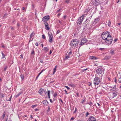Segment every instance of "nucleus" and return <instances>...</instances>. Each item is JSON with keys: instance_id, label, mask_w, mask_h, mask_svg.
<instances>
[{"instance_id": "nucleus-1", "label": "nucleus", "mask_w": 121, "mask_h": 121, "mask_svg": "<svg viewBox=\"0 0 121 121\" xmlns=\"http://www.w3.org/2000/svg\"><path fill=\"white\" fill-rule=\"evenodd\" d=\"M104 72V71L103 69L101 67L97 69L96 71L97 76H98V75H99V78H102Z\"/></svg>"}, {"instance_id": "nucleus-2", "label": "nucleus", "mask_w": 121, "mask_h": 121, "mask_svg": "<svg viewBox=\"0 0 121 121\" xmlns=\"http://www.w3.org/2000/svg\"><path fill=\"white\" fill-rule=\"evenodd\" d=\"M78 40L77 39H73L70 42V45L72 47H75L76 45H78Z\"/></svg>"}, {"instance_id": "nucleus-3", "label": "nucleus", "mask_w": 121, "mask_h": 121, "mask_svg": "<svg viewBox=\"0 0 121 121\" xmlns=\"http://www.w3.org/2000/svg\"><path fill=\"white\" fill-rule=\"evenodd\" d=\"M113 40L112 37L110 35L105 40L106 43L108 45H109L112 43Z\"/></svg>"}, {"instance_id": "nucleus-4", "label": "nucleus", "mask_w": 121, "mask_h": 121, "mask_svg": "<svg viewBox=\"0 0 121 121\" xmlns=\"http://www.w3.org/2000/svg\"><path fill=\"white\" fill-rule=\"evenodd\" d=\"M110 35L108 31L104 32L102 33L101 36L103 40H105Z\"/></svg>"}, {"instance_id": "nucleus-5", "label": "nucleus", "mask_w": 121, "mask_h": 121, "mask_svg": "<svg viewBox=\"0 0 121 121\" xmlns=\"http://www.w3.org/2000/svg\"><path fill=\"white\" fill-rule=\"evenodd\" d=\"M100 82L99 78L98 77H96L94 78V84L95 85H98L99 84Z\"/></svg>"}, {"instance_id": "nucleus-6", "label": "nucleus", "mask_w": 121, "mask_h": 121, "mask_svg": "<svg viewBox=\"0 0 121 121\" xmlns=\"http://www.w3.org/2000/svg\"><path fill=\"white\" fill-rule=\"evenodd\" d=\"M84 17V15H82L78 18L77 22V23L78 24H80L82 23V22L83 20Z\"/></svg>"}, {"instance_id": "nucleus-7", "label": "nucleus", "mask_w": 121, "mask_h": 121, "mask_svg": "<svg viewBox=\"0 0 121 121\" xmlns=\"http://www.w3.org/2000/svg\"><path fill=\"white\" fill-rule=\"evenodd\" d=\"M87 41V40L86 38H82L81 40V42L80 45L82 46V45L84 44V43H86Z\"/></svg>"}, {"instance_id": "nucleus-8", "label": "nucleus", "mask_w": 121, "mask_h": 121, "mask_svg": "<svg viewBox=\"0 0 121 121\" xmlns=\"http://www.w3.org/2000/svg\"><path fill=\"white\" fill-rule=\"evenodd\" d=\"M48 35L49 37V41L50 43H52V38H53L52 34H50L49 33H48Z\"/></svg>"}, {"instance_id": "nucleus-9", "label": "nucleus", "mask_w": 121, "mask_h": 121, "mask_svg": "<svg viewBox=\"0 0 121 121\" xmlns=\"http://www.w3.org/2000/svg\"><path fill=\"white\" fill-rule=\"evenodd\" d=\"M49 18V16H45L42 18V21L45 22L46 21L48 20Z\"/></svg>"}, {"instance_id": "nucleus-10", "label": "nucleus", "mask_w": 121, "mask_h": 121, "mask_svg": "<svg viewBox=\"0 0 121 121\" xmlns=\"http://www.w3.org/2000/svg\"><path fill=\"white\" fill-rule=\"evenodd\" d=\"M88 121H96V119L94 117H90L88 120Z\"/></svg>"}, {"instance_id": "nucleus-11", "label": "nucleus", "mask_w": 121, "mask_h": 121, "mask_svg": "<svg viewBox=\"0 0 121 121\" xmlns=\"http://www.w3.org/2000/svg\"><path fill=\"white\" fill-rule=\"evenodd\" d=\"M94 3L96 6H97L99 4V1L98 0H94Z\"/></svg>"}, {"instance_id": "nucleus-12", "label": "nucleus", "mask_w": 121, "mask_h": 121, "mask_svg": "<svg viewBox=\"0 0 121 121\" xmlns=\"http://www.w3.org/2000/svg\"><path fill=\"white\" fill-rule=\"evenodd\" d=\"M44 89L42 88L40 89L39 91L38 92L40 95H42L43 93Z\"/></svg>"}, {"instance_id": "nucleus-13", "label": "nucleus", "mask_w": 121, "mask_h": 121, "mask_svg": "<svg viewBox=\"0 0 121 121\" xmlns=\"http://www.w3.org/2000/svg\"><path fill=\"white\" fill-rule=\"evenodd\" d=\"M6 113V111H4L3 114L1 118L3 120L4 119Z\"/></svg>"}, {"instance_id": "nucleus-14", "label": "nucleus", "mask_w": 121, "mask_h": 121, "mask_svg": "<svg viewBox=\"0 0 121 121\" xmlns=\"http://www.w3.org/2000/svg\"><path fill=\"white\" fill-rule=\"evenodd\" d=\"M43 104L46 105H47L48 104V103L46 100H44L43 101Z\"/></svg>"}, {"instance_id": "nucleus-15", "label": "nucleus", "mask_w": 121, "mask_h": 121, "mask_svg": "<svg viewBox=\"0 0 121 121\" xmlns=\"http://www.w3.org/2000/svg\"><path fill=\"white\" fill-rule=\"evenodd\" d=\"M99 19V18L98 17L97 18L95 19L94 22V23H97L98 22Z\"/></svg>"}, {"instance_id": "nucleus-16", "label": "nucleus", "mask_w": 121, "mask_h": 121, "mask_svg": "<svg viewBox=\"0 0 121 121\" xmlns=\"http://www.w3.org/2000/svg\"><path fill=\"white\" fill-rule=\"evenodd\" d=\"M117 92H115L113 93L112 97L113 98L115 97H116L117 95Z\"/></svg>"}, {"instance_id": "nucleus-17", "label": "nucleus", "mask_w": 121, "mask_h": 121, "mask_svg": "<svg viewBox=\"0 0 121 121\" xmlns=\"http://www.w3.org/2000/svg\"><path fill=\"white\" fill-rule=\"evenodd\" d=\"M111 87L112 89H111V90H112V91H114L116 89V85H114L113 86Z\"/></svg>"}, {"instance_id": "nucleus-18", "label": "nucleus", "mask_w": 121, "mask_h": 121, "mask_svg": "<svg viewBox=\"0 0 121 121\" xmlns=\"http://www.w3.org/2000/svg\"><path fill=\"white\" fill-rule=\"evenodd\" d=\"M97 58H96L94 56H90V59H91L96 60Z\"/></svg>"}, {"instance_id": "nucleus-19", "label": "nucleus", "mask_w": 121, "mask_h": 121, "mask_svg": "<svg viewBox=\"0 0 121 121\" xmlns=\"http://www.w3.org/2000/svg\"><path fill=\"white\" fill-rule=\"evenodd\" d=\"M10 97V98L9 99H8L7 98L6 99V100L7 101H10L11 100V99L12 98V96L11 95L10 96V95H9L7 96V97L9 98Z\"/></svg>"}, {"instance_id": "nucleus-20", "label": "nucleus", "mask_w": 121, "mask_h": 121, "mask_svg": "<svg viewBox=\"0 0 121 121\" xmlns=\"http://www.w3.org/2000/svg\"><path fill=\"white\" fill-rule=\"evenodd\" d=\"M43 50L45 51L46 52H47L48 51L49 49L47 48L44 47V48Z\"/></svg>"}, {"instance_id": "nucleus-21", "label": "nucleus", "mask_w": 121, "mask_h": 121, "mask_svg": "<svg viewBox=\"0 0 121 121\" xmlns=\"http://www.w3.org/2000/svg\"><path fill=\"white\" fill-rule=\"evenodd\" d=\"M89 10L88 9H87L85 10L84 11V13H85L84 14H86L89 12Z\"/></svg>"}, {"instance_id": "nucleus-22", "label": "nucleus", "mask_w": 121, "mask_h": 121, "mask_svg": "<svg viewBox=\"0 0 121 121\" xmlns=\"http://www.w3.org/2000/svg\"><path fill=\"white\" fill-rule=\"evenodd\" d=\"M45 28L47 30H49L50 29V28L49 27L48 25H45Z\"/></svg>"}, {"instance_id": "nucleus-23", "label": "nucleus", "mask_w": 121, "mask_h": 121, "mask_svg": "<svg viewBox=\"0 0 121 121\" xmlns=\"http://www.w3.org/2000/svg\"><path fill=\"white\" fill-rule=\"evenodd\" d=\"M48 98L50 99V91H48Z\"/></svg>"}, {"instance_id": "nucleus-24", "label": "nucleus", "mask_w": 121, "mask_h": 121, "mask_svg": "<svg viewBox=\"0 0 121 121\" xmlns=\"http://www.w3.org/2000/svg\"><path fill=\"white\" fill-rule=\"evenodd\" d=\"M57 68L56 66L53 69V74H54L56 72V69Z\"/></svg>"}, {"instance_id": "nucleus-25", "label": "nucleus", "mask_w": 121, "mask_h": 121, "mask_svg": "<svg viewBox=\"0 0 121 121\" xmlns=\"http://www.w3.org/2000/svg\"><path fill=\"white\" fill-rule=\"evenodd\" d=\"M21 77L22 80H23L24 79V75L23 74H21L20 75Z\"/></svg>"}, {"instance_id": "nucleus-26", "label": "nucleus", "mask_w": 121, "mask_h": 121, "mask_svg": "<svg viewBox=\"0 0 121 121\" xmlns=\"http://www.w3.org/2000/svg\"><path fill=\"white\" fill-rule=\"evenodd\" d=\"M70 58L69 56V55H66V56L65 57V60H67L68 59Z\"/></svg>"}, {"instance_id": "nucleus-27", "label": "nucleus", "mask_w": 121, "mask_h": 121, "mask_svg": "<svg viewBox=\"0 0 121 121\" xmlns=\"http://www.w3.org/2000/svg\"><path fill=\"white\" fill-rule=\"evenodd\" d=\"M31 54L32 55H35V52H34V49H33L32 50V51L31 52Z\"/></svg>"}, {"instance_id": "nucleus-28", "label": "nucleus", "mask_w": 121, "mask_h": 121, "mask_svg": "<svg viewBox=\"0 0 121 121\" xmlns=\"http://www.w3.org/2000/svg\"><path fill=\"white\" fill-rule=\"evenodd\" d=\"M2 58H4L5 57V55L3 52H2Z\"/></svg>"}, {"instance_id": "nucleus-29", "label": "nucleus", "mask_w": 121, "mask_h": 121, "mask_svg": "<svg viewBox=\"0 0 121 121\" xmlns=\"http://www.w3.org/2000/svg\"><path fill=\"white\" fill-rule=\"evenodd\" d=\"M111 24V22L109 20L108 21V26H110Z\"/></svg>"}, {"instance_id": "nucleus-30", "label": "nucleus", "mask_w": 121, "mask_h": 121, "mask_svg": "<svg viewBox=\"0 0 121 121\" xmlns=\"http://www.w3.org/2000/svg\"><path fill=\"white\" fill-rule=\"evenodd\" d=\"M110 58V56H106L105 57L106 59H109Z\"/></svg>"}, {"instance_id": "nucleus-31", "label": "nucleus", "mask_w": 121, "mask_h": 121, "mask_svg": "<svg viewBox=\"0 0 121 121\" xmlns=\"http://www.w3.org/2000/svg\"><path fill=\"white\" fill-rule=\"evenodd\" d=\"M34 35V34L33 32H32L30 36V39L33 37V36Z\"/></svg>"}, {"instance_id": "nucleus-32", "label": "nucleus", "mask_w": 121, "mask_h": 121, "mask_svg": "<svg viewBox=\"0 0 121 121\" xmlns=\"http://www.w3.org/2000/svg\"><path fill=\"white\" fill-rule=\"evenodd\" d=\"M88 104L90 105L91 106H92V104H93L92 103V102H89Z\"/></svg>"}, {"instance_id": "nucleus-33", "label": "nucleus", "mask_w": 121, "mask_h": 121, "mask_svg": "<svg viewBox=\"0 0 121 121\" xmlns=\"http://www.w3.org/2000/svg\"><path fill=\"white\" fill-rule=\"evenodd\" d=\"M48 109L47 110V111L48 112L50 111V108L49 107H48Z\"/></svg>"}, {"instance_id": "nucleus-34", "label": "nucleus", "mask_w": 121, "mask_h": 121, "mask_svg": "<svg viewBox=\"0 0 121 121\" xmlns=\"http://www.w3.org/2000/svg\"><path fill=\"white\" fill-rule=\"evenodd\" d=\"M89 114H90L88 112H87L86 113V117H87V116Z\"/></svg>"}, {"instance_id": "nucleus-35", "label": "nucleus", "mask_w": 121, "mask_h": 121, "mask_svg": "<svg viewBox=\"0 0 121 121\" xmlns=\"http://www.w3.org/2000/svg\"><path fill=\"white\" fill-rule=\"evenodd\" d=\"M119 83H121V77H120L119 79Z\"/></svg>"}, {"instance_id": "nucleus-36", "label": "nucleus", "mask_w": 121, "mask_h": 121, "mask_svg": "<svg viewBox=\"0 0 121 121\" xmlns=\"http://www.w3.org/2000/svg\"><path fill=\"white\" fill-rule=\"evenodd\" d=\"M42 38L43 39H45V35H44L43 34L42 35Z\"/></svg>"}, {"instance_id": "nucleus-37", "label": "nucleus", "mask_w": 121, "mask_h": 121, "mask_svg": "<svg viewBox=\"0 0 121 121\" xmlns=\"http://www.w3.org/2000/svg\"><path fill=\"white\" fill-rule=\"evenodd\" d=\"M70 86L72 87L75 86V85L73 84H70Z\"/></svg>"}, {"instance_id": "nucleus-38", "label": "nucleus", "mask_w": 121, "mask_h": 121, "mask_svg": "<svg viewBox=\"0 0 121 121\" xmlns=\"http://www.w3.org/2000/svg\"><path fill=\"white\" fill-rule=\"evenodd\" d=\"M37 106V105H33L32 106V107L33 108H34L35 107H36Z\"/></svg>"}, {"instance_id": "nucleus-39", "label": "nucleus", "mask_w": 121, "mask_h": 121, "mask_svg": "<svg viewBox=\"0 0 121 121\" xmlns=\"http://www.w3.org/2000/svg\"><path fill=\"white\" fill-rule=\"evenodd\" d=\"M108 87V86L107 85H105V86H104V88H106V89H107V88Z\"/></svg>"}, {"instance_id": "nucleus-40", "label": "nucleus", "mask_w": 121, "mask_h": 121, "mask_svg": "<svg viewBox=\"0 0 121 121\" xmlns=\"http://www.w3.org/2000/svg\"><path fill=\"white\" fill-rule=\"evenodd\" d=\"M72 52L71 51H70V52H69L68 53V55L69 56L71 55L72 54Z\"/></svg>"}, {"instance_id": "nucleus-41", "label": "nucleus", "mask_w": 121, "mask_h": 121, "mask_svg": "<svg viewBox=\"0 0 121 121\" xmlns=\"http://www.w3.org/2000/svg\"><path fill=\"white\" fill-rule=\"evenodd\" d=\"M82 102L81 103H83L84 102V101H85V99L84 98H83L82 99Z\"/></svg>"}, {"instance_id": "nucleus-42", "label": "nucleus", "mask_w": 121, "mask_h": 121, "mask_svg": "<svg viewBox=\"0 0 121 121\" xmlns=\"http://www.w3.org/2000/svg\"><path fill=\"white\" fill-rule=\"evenodd\" d=\"M44 23L45 25H48V23L46 22V21Z\"/></svg>"}, {"instance_id": "nucleus-43", "label": "nucleus", "mask_w": 121, "mask_h": 121, "mask_svg": "<svg viewBox=\"0 0 121 121\" xmlns=\"http://www.w3.org/2000/svg\"><path fill=\"white\" fill-rule=\"evenodd\" d=\"M65 87H66L69 90L70 89V88L68 86H65Z\"/></svg>"}, {"instance_id": "nucleus-44", "label": "nucleus", "mask_w": 121, "mask_h": 121, "mask_svg": "<svg viewBox=\"0 0 121 121\" xmlns=\"http://www.w3.org/2000/svg\"><path fill=\"white\" fill-rule=\"evenodd\" d=\"M43 92L45 94H46L47 93V91L45 90H44V91H43Z\"/></svg>"}, {"instance_id": "nucleus-45", "label": "nucleus", "mask_w": 121, "mask_h": 121, "mask_svg": "<svg viewBox=\"0 0 121 121\" xmlns=\"http://www.w3.org/2000/svg\"><path fill=\"white\" fill-rule=\"evenodd\" d=\"M19 95H20L19 94V93H18L16 95V96L17 97H18V96H19Z\"/></svg>"}, {"instance_id": "nucleus-46", "label": "nucleus", "mask_w": 121, "mask_h": 121, "mask_svg": "<svg viewBox=\"0 0 121 121\" xmlns=\"http://www.w3.org/2000/svg\"><path fill=\"white\" fill-rule=\"evenodd\" d=\"M23 93V92L22 91H20L18 93L20 95L21 94H22Z\"/></svg>"}, {"instance_id": "nucleus-47", "label": "nucleus", "mask_w": 121, "mask_h": 121, "mask_svg": "<svg viewBox=\"0 0 121 121\" xmlns=\"http://www.w3.org/2000/svg\"><path fill=\"white\" fill-rule=\"evenodd\" d=\"M59 101H61V102L62 103H63V101L61 99H59Z\"/></svg>"}, {"instance_id": "nucleus-48", "label": "nucleus", "mask_w": 121, "mask_h": 121, "mask_svg": "<svg viewBox=\"0 0 121 121\" xmlns=\"http://www.w3.org/2000/svg\"><path fill=\"white\" fill-rule=\"evenodd\" d=\"M1 95H2V98H3V97H4V95L3 94H2Z\"/></svg>"}, {"instance_id": "nucleus-49", "label": "nucleus", "mask_w": 121, "mask_h": 121, "mask_svg": "<svg viewBox=\"0 0 121 121\" xmlns=\"http://www.w3.org/2000/svg\"><path fill=\"white\" fill-rule=\"evenodd\" d=\"M74 119V118L73 117H72L70 119V120H73Z\"/></svg>"}, {"instance_id": "nucleus-50", "label": "nucleus", "mask_w": 121, "mask_h": 121, "mask_svg": "<svg viewBox=\"0 0 121 121\" xmlns=\"http://www.w3.org/2000/svg\"><path fill=\"white\" fill-rule=\"evenodd\" d=\"M76 94L77 95V96L78 97H79V94L78 93H76Z\"/></svg>"}, {"instance_id": "nucleus-51", "label": "nucleus", "mask_w": 121, "mask_h": 121, "mask_svg": "<svg viewBox=\"0 0 121 121\" xmlns=\"http://www.w3.org/2000/svg\"><path fill=\"white\" fill-rule=\"evenodd\" d=\"M57 94H55L53 95V96L54 97H55L56 96Z\"/></svg>"}, {"instance_id": "nucleus-52", "label": "nucleus", "mask_w": 121, "mask_h": 121, "mask_svg": "<svg viewBox=\"0 0 121 121\" xmlns=\"http://www.w3.org/2000/svg\"><path fill=\"white\" fill-rule=\"evenodd\" d=\"M27 115H25L23 117L24 118H25V117H27Z\"/></svg>"}, {"instance_id": "nucleus-53", "label": "nucleus", "mask_w": 121, "mask_h": 121, "mask_svg": "<svg viewBox=\"0 0 121 121\" xmlns=\"http://www.w3.org/2000/svg\"><path fill=\"white\" fill-rule=\"evenodd\" d=\"M61 9H59L58 10H57V11H56V12H58L60 10H61Z\"/></svg>"}, {"instance_id": "nucleus-54", "label": "nucleus", "mask_w": 121, "mask_h": 121, "mask_svg": "<svg viewBox=\"0 0 121 121\" xmlns=\"http://www.w3.org/2000/svg\"><path fill=\"white\" fill-rule=\"evenodd\" d=\"M35 45L37 46H38V43L37 42H36L35 43Z\"/></svg>"}, {"instance_id": "nucleus-55", "label": "nucleus", "mask_w": 121, "mask_h": 121, "mask_svg": "<svg viewBox=\"0 0 121 121\" xmlns=\"http://www.w3.org/2000/svg\"><path fill=\"white\" fill-rule=\"evenodd\" d=\"M44 69H43L42 70L41 72L39 73H40V74H41L43 71L44 70Z\"/></svg>"}, {"instance_id": "nucleus-56", "label": "nucleus", "mask_w": 121, "mask_h": 121, "mask_svg": "<svg viewBox=\"0 0 121 121\" xmlns=\"http://www.w3.org/2000/svg\"><path fill=\"white\" fill-rule=\"evenodd\" d=\"M118 39H114V41H115V42H116L117 41V40Z\"/></svg>"}, {"instance_id": "nucleus-57", "label": "nucleus", "mask_w": 121, "mask_h": 121, "mask_svg": "<svg viewBox=\"0 0 121 121\" xmlns=\"http://www.w3.org/2000/svg\"><path fill=\"white\" fill-rule=\"evenodd\" d=\"M65 93L66 94H67L68 93H67V92L66 90H65Z\"/></svg>"}, {"instance_id": "nucleus-58", "label": "nucleus", "mask_w": 121, "mask_h": 121, "mask_svg": "<svg viewBox=\"0 0 121 121\" xmlns=\"http://www.w3.org/2000/svg\"><path fill=\"white\" fill-rule=\"evenodd\" d=\"M50 102L51 103H52V99H51L50 100Z\"/></svg>"}, {"instance_id": "nucleus-59", "label": "nucleus", "mask_w": 121, "mask_h": 121, "mask_svg": "<svg viewBox=\"0 0 121 121\" xmlns=\"http://www.w3.org/2000/svg\"><path fill=\"white\" fill-rule=\"evenodd\" d=\"M60 32V31L59 30H58L57 32V34H58Z\"/></svg>"}, {"instance_id": "nucleus-60", "label": "nucleus", "mask_w": 121, "mask_h": 121, "mask_svg": "<svg viewBox=\"0 0 121 121\" xmlns=\"http://www.w3.org/2000/svg\"><path fill=\"white\" fill-rule=\"evenodd\" d=\"M91 84L90 82L88 84V85L89 86H91Z\"/></svg>"}, {"instance_id": "nucleus-61", "label": "nucleus", "mask_w": 121, "mask_h": 121, "mask_svg": "<svg viewBox=\"0 0 121 121\" xmlns=\"http://www.w3.org/2000/svg\"><path fill=\"white\" fill-rule=\"evenodd\" d=\"M52 53V51L51 50H50V51L49 53L50 54H51Z\"/></svg>"}, {"instance_id": "nucleus-62", "label": "nucleus", "mask_w": 121, "mask_h": 121, "mask_svg": "<svg viewBox=\"0 0 121 121\" xmlns=\"http://www.w3.org/2000/svg\"><path fill=\"white\" fill-rule=\"evenodd\" d=\"M114 81H115V82L116 83L117 81H116V78H115V80Z\"/></svg>"}, {"instance_id": "nucleus-63", "label": "nucleus", "mask_w": 121, "mask_h": 121, "mask_svg": "<svg viewBox=\"0 0 121 121\" xmlns=\"http://www.w3.org/2000/svg\"><path fill=\"white\" fill-rule=\"evenodd\" d=\"M113 53H114L113 51H112L111 52V53L112 54H113Z\"/></svg>"}, {"instance_id": "nucleus-64", "label": "nucleus", "mask_w": 121, "mask_h": 121, "mask_svg": "<svg viewBox=\"0 0 121 121\" xmlns=\"http://www.w3.org/2000/svg\"><path fill=\"white\" fill-rule=\"evenodd\" d=\"M54 81H51V82L50 83H52L53 82H54Z\"/></svg>"}]
</instances>
